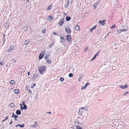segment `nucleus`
<instances>
[{
    "label": "nucleus",
    "instance_id": "f257e3e1",
    "mask_svg": "<svg viewBox=\"0 0 129 129\" xmlns=\"http://www.w3.org/2000/svg\"><path fill=\"white\" fill-rule=\"evenodd\" d=\"M39 72L41 74H43L46 70V67L45 66H40L39 67Z\"/></svg>",
    "mask_w": 129,
    "mask_h": 129
},
{
    "label": "nucleus",
    "instance_id": "f03ea898",
    "mask_svg": "<svg viewBox=\"0 0 129 129\" xmlns=\"http://www.w3.org/2000/svg\"><path fill=\"white\" fill-rule=\"evenodd\" d=\"M64 19L62 18L61 19L58 24L59 26H61L64 23Z\"/></svg>",
    "mask_w": 129,
    "mask_h": 129
},
{
    "label": "nucleus",
    "instance_id": "7ed1b4c3",
    "mask_svg": "<svg viewBox=\"0 0 129 129\" xmlns=\"http://www.w3.org/2000/svg\"><path fill=\"white\" fill-rule=\"evenodd\" d=\"M88 106L87 105H86L83 107L80 108L79 109V112L80 110H81L82 109H84L85 110L87 111L88 110Z\"/></svg>",
    "mask_w": 129,
    "mask_h": 129
},
{
    "label": "nucleus",
    "instance_id": "20e7f679",
    "mask_svg": "<svg viewBox=\"0 0 129 129\" xmlns=\"http://www.w3.org/2000/svg\"><path fill=\"white\" fill-rule=\"evenodd\" d=\"M45 52L44 51L41 52L39 56V59L40 60L43 57L44 54Z\"/></svg>",
    "mask_w": 129,
    "mask_h": 129
},
{
    "label": "nucleus",
    "instance_id": "39448f33",
    "mask_svg": "<svg viewBox=\"0 0 129 129\" xmlns=\"http://www.w3.org/2000/svg\"><path fill=\"white\" fill-rule=\"evenodd\" d=\"M65 31L68 34H70L71 33V30L69 27L66 28Z\"/></svg>",
    "mask_w": 129,
    "mask_h": 129
},
{
    "label": "nucleus",
    "instance_id": "423d86ee",
    "mask_svg": "<svg viewBox=\"0 0 129 129\" xmlns=\"http://www.w3.org/2000/svg\"><path fill=\"white\" fill-rule=\"evenodd\" d=\"M122 28L123 29H122L123 31H127L128 29V28L126 25H124L122 27Z\"/></svg>",
    "mask_w": 129,
    "mask_h": 129
},
{
    "label": "nucleus",
    "instance_id": "0eeeda50",
    "mask_svg": "<svg viewBox=\"0 0 129 129\" xmlns=\"http://www.w3.org/2000/svg\"><path fill=\"white\" fill-rule=\"evenodd\" d=\"M20 105L21 106L20 109L21 110H22V109L25 110L27 109V107L26 105H24V106H23V107H22V105L21 104H20Z\"/></svg>",
    "mask_w": 129,
    "mask_h": 129
},
{
    "label": "nucleus",
    "instance_id": "6e6552de",
    "mask_svg": "<svg viewBox=\"0 0 129 129\" xmlns=\"http://www.w3.org/2000/svg\"><path fill=\"white\" fill-rule=\"evenodd\" d=\"M100 2V1H98L96 2L93 5V8L95 9L96 8V6L99 4Z\"/></svg>",
    "mask_w": 129,
    "mask_h": 129
},
{
    "label": "nucleus",
    "instance_id": "1a4fd4ad",
    "mask_svg": "<svg viewBox=\"0 0 129 129\" xmlns=\"http://www.w3.org/2000/svg\"><path fill=\"white\" fill-rule=\"evenodd\" d=\"M105 20L102 21H99L98 22L100 23L101 25L103 26L105 24Z\"/></svg>",
    "mask_w": 129,
    "mask_h": 129
},
{
    "label": "nucleus",
    "instance_id": "9d476101",
    "mask_svg": "<svg viewBox=\"0 0 129 129\" xmlns=\"http://www.w3.org/2000/svg\"><path fill=\"white\" fill-rule=\"evenodd\" d=\"M14 49V46L13 45H11L9 49L8 50V52H10Z\"/></svg>",
    "mask_w": 129,
    "mask_h": 129
},
{
    "label": "nucleus",
    "instance_id": "9b49d317",
    "mask_svg": "<svg viewBox=\"0 0 129 129\" xmlns=\"http://www.w3.org/2000/svg\"><path fill=\"white\" fill-rule=\"evenodd\" d=\"M66 39L68 41H71V36L68 35L66 36Z\"/></svg>",
    "mask_w": 129,
    "mask_h": 129
},
{
    "label": "nucleus",
    "instance_id": "f8f14e48",
    "mask_svg": "<svg viewBox=\"0 0 129 129\" xmlns=\"http://www.w3.org/2000/svg\"><path fill=\"white\" fill-rule=\"evenodd\" d=\"M16 114L19 115L21 114V113L20 110H17L16 111Z\"/></svg>",
    "mask_w": 129,
    "mask_h": 129
},
{
    "label": "nucleus",
    "instance_id": "ddd939ff",
    "mask_svg": "<svg viewBox=\"0 0 129 129\" xmlns=\"http://www.w3.org/2000/svg\"><path fill=\"white\" fill-rule=\"evenodd\" d=\"M60 38L62 40L60 41V42L62 43V42H64L65 41V39L64 38L61 37Z\"/></svg>",
    "mask_w": 129,
    "mask_h": 129
},
{
    "label": "nucleus",
    "instance_id": "4468645a",
    "mask_svg": "<svg viewBox=\"0 0 129 129\" xmlns=\"http://www.w3.org/2000/svg\"><path fill=\"white\" fill-rule=\"evenodd\" d=\"M19 90L18 89H16L14 90V92L15 94H18L19 92Z\"/></svg>",
    "mask_w": 129,
    "mask_h": 129
},
{
    "label": "nucleus",
    "instance_id": "2eb2a0df",
    "mask_svg": "<svg viewBox=\"0 0 129 129\" xmlns=\"http://www.w3.org/2000/svg\"><path fill=\"white\" fill-rule=\"evenodd\" d=\"M28 28V26L27 25L25 26L23 28V30L24 31H26Z\"/></svg>",
    "mask_w": 129,
    "mask_h": 129
},
{
    "label": "nucleus",
    "instance_id": "dca6fc26",
    "mask_svg": "<svg viewBox=\"0 0 129 129\" xmlns=\"http://www.w3.org/2000/svg\"><path fill=\"white\" fill-rule=\"evenodd\" d=\"M10 84L11 85H14L15 83L14 82V81L13 80H12L10 82Z\"/></svg>",
    "mask_w": 129,
    "mask_h": 129
},
{
    "label": "nucleus",
    "instance_id": "f3484780",
    "mask_svg": "<svg viewBox=\"0 0 129 129\" xmlns=\"http://www.w3.org/2000/svg\"><path fill=\"white\" fill-rule=\"evenodd\" d=\"M66 19L67 21H69L71 19V17L69 16H66Z\"/></svg>",
    "mask_w": 129,
    "mask_h": 129
},
{
    "label": "nucleus",
    "instance_id": "a211bd4d",
    "mask_svg": "<svg viewBox=\"0 0 129 129\" xmlns=\"http://www.w3.org/2000/svg\"><path fill=\"white\" fill-rule=\"evenodd\" d=\"M75 29L77 30H79L80 29V26L77 25H76L75 27Z\"/></svg>",
    "mask_w": 129,
    "mask_h": 129
},
{
    "label": "nucleus",
    "instance_id": "6ab92c4d",
    "mask_svg": "<svg viewBox=\"0 0 129 129\" xmlns=\"http://www.w3.org/2000/svg\"><path fill=\"white\" fill-rule=\"evenodd\" d=\"M5 25L6 28V29L8 28L9 26V25L8 23H6L5 24Z\"/></svg>",
    "mask_w": 129,
    "mask_h": 129
},
{
    "label": "nucleus",
    "instance_id": "aec40b11",
    "mask_svg": "<svg viewBox=\"0 0 129 129\" xmlns=\"http://www.w3.org/2000/svg\"><path fill=\"white\" fill-rule=\"evenodd\" d=\"M9 106L11 107H13L15 106L14 104L13 103H11L9 105Z\"/></svg>",
    "mask_w": 129,
    "mask_h": 129
},
{
    "label": "nucleus",
    "instance_id": "412c9836",
    "mask_svg": "<svg viewBox=\"0 0 129 129\" xmlns=\"http://www.w3.org/2000/svg\"><path fill=\"white\" fill-rule=\"evenodd\" d=\"M52 19V18L50 16H48L47 20L49 21H50Z\"/></svg>",
    "mask_w": 129,
    "mask_h": 129
},
{
    "label": "nucleus",
    "instance_id": "4be33fe9",
    "mask_svg": "<svg viewBox=\"0 0 129 129\" xmlns=\"http://www.w3.org/2000/svg\"><path fill=\"white\" fill-rule=\"evenodd\" d=\"M83 76V75H80V76L79 77L78 80L79 81H80V80L82 78Z\"/></svg>",
    "mask_w": 129,
    "mask_h": 129
},
{
    "label": "nucleus",
    "instance_id": "5701e85b",
    "mask_svg": "<svg viewBox=\"0 0 129 129\" xmlns=\"http://www.w3.org/2000/svg\"><path fill=\"white\" fill-rule=\"evenodd\" d=\"M34 126V127H36L38 126V122L37 121L35 122Z\"/></svg>",
    "mask_w": 129,
    "mask_h": 129
},
{
    "label": "nucleus",
    "instance_id": "b1692460",
    "mask_svg": "<svg viewBox=\"0 0 129 129\" xmlns=\"http://www.w3.org/2000/svg\"><path fill=\"white\" fill-rule=\"evenodd\" d=\"M52 8V5L49 6L47 8V10H50Z\"/></svg>",
    "mask_w": 129,
    "mask_h": 129
},
{
    "label": "nucleus",
    "instance_id": "393cba45",
    "mask_svg": "<svg viewBox=\"0 0 129 129\" xmlns=\"http://www.w3.org/2000/svg\"><path fill=\"white\" fill-rule=\"evenodd\" d=\"M18 116L17 115H16L14 116L13 117L15 119V121H17V118L18 117Z\"/></svg>",
    "mask_w": 129,
    "mask_h": 129
},
{
    "label": "nucleus",
    "instance_id": "a878e982",
    "mask_svg": "<svg viewBox=\"0 0 129 129\" xmlns=\"http://www.w3.org/2000/svg\"><path fill=\"white\" fill-rule=\"evenodd\" d=\"M69 3H66L64 5V7L65 8L69 6Z\"/></svg>",
    "mask_w": 129,
    "mask_h": 129
},
{
    "label": "nucleus",
    "instance_id": "bb28decb",
    "mask_svg": "<svg viewBox=\"0 0 129 129\" xmlns=\"http://www.w3.org/2000/svg\"><path fill=\"white\" fill-rule=\"evenodd\" d=\"M129 92L128 91H126V92H124L123 94V96H125Z\"/></svg>",
    "mask_w": 129,
    "mask_h": 129
},
{
    "label": "nucleus",
    "instance_id": "cd10ccee",
    "mask_svg": "<svg viewBox=\"0 0 129 129\" xmlns=\"http://www.w3.org/2000/svg\"><path fill=\"white\" fill-rule=\"evenodd\" d=\"M8 115H7L6 116V117L5 119L4 120H2V122H3L5 121L7 119H8Z\"/></svg>",
    "mask_w": 129,
    "mask_h": 129
},
{
    "label": "nucleus",
    "instance_id": "c85d7f7f",
    "mask_svg": "<svg viewBox=\"0 0 129 129\" xmlns=\"http://www.w3.org/2000/svg\"><path fill=\"white\" fill-rule=\"evenodd\" d=\"M117 31L118 32V33L119 34V33H120L121 32H122L123 31H122V29H120V30H117Z\"/></svg>",
    "mask_w": 129,
    "mask_h": 129
},
{
    "label": "nucleus",
    "instance_id": "c756f323",
    "mask_svg": "<svg viewBox=\"0 0 129 129\" xmlns=\"http://www.w3.org/2000/svg\"><path fill=\"white\" fill-rule=\"evenodd\" d=\"M46 63L49 64H50L51 63V61L50 60L48 59L46 61Z\"/></svg>",
    "mask_w": 129,
    "mask_h": 129
},
{
    "label": "nucleus",
    "instance_id": "7c9ffc66",
    "mask_svg": "<svg viewBox=\"0 0 129 129\" xmlns=\"http://www.w3.org/2000/svg\"><path fill=\"white\" fill-rule=\"evenodd\" d=\"M73 76V74L72 73H70L69 74V76L70 77H72Z\"/></svg>",
    "mask_w": 129,
    "mask_h": 129
},
{
    "label": "nucleus",
    "instance_id": "2f4dec72",
    "mask_svg": "<svg viewBox=\"0 0 129 129\" xmlns=\"http://www.w3.org/2000/svg\"><path fill=\"white\" fill-rule=\"evenodd\" d=\"M11 61L13 63H15L16 62V60L14 59H12Z\"/></svg>",
    "mask_w": 129,
    "mask_h": 129
},
{
    "label": "nucleus",
    "instance_id": "473e14b6",
    "mask_svg": "<svg viewBox=\"0 0 129 129\" xmlns=\"http://www.w3.org/2000/svg\"><path fill=\"white\" fill-rule=\"evenodd\" d=\"M64 80V78L62 77H60V81L61 82L63 81Z\"/></svg>",
    "mask_w": 129,
    "mask_h": 129
},
{
    "label": "nucleus",
    "instance_id": "72a5a7b5",
    "mask_svg": "<svg viewBox=\"0 0 129 129\" xmlns=\"http://www.w3.org/2000/svg\"><path fill=\"white\" fill-rule=\"evenodd\" d=\"M48 56L49 55H48L47 54L46 55V56L44 57V58L45 59H46V60H47L48 58Z\"/></svg>",
    "mask_w": 129,
    "mask_h": 129
},
{
    "label": "nucleus",
    "instance_id": "f704fd0d",
    "mask_svg": "<svg viewBox=\"0 0 129 129\" xmlns=\"http://www.w3.org/2000/svg\"><path fill=\"white\" fill-rule=\"evenodd\" d=\"M25 43H24V44L25 45L27 44V43H28L29 42L28 40H26L25 41Z\"/></svg>",
    "mask_w": 129,
    "mask_h": 129
},
{
    "label": "nucleus",
    "instance_id": "c9c22d12",
    "mask_svg": "<svg viewBox=\"0 0 129 129\" xmlns=\"http://www.w3.org/2000/svg\"><path fill=\"white\" fill-rule=\"evenodd\" d=\"M83 122L82 120V119L80 118L78 121V123H81L80 122Z\"/></svg>",
    "mask_w": 129,
    "mask_h": 129
},
{
    "label": "nucleus",
    "instance_id": "e433bc0d",
    "mask_svg": "<svg viewBox=\"0 0 129 129\" xmlns=\"http://www.w3.org/2000/svg\"><path fill=\"white\" fill-rule=\"evenodd\" d=\"M115 27V25H113L112 26L110 27V28L111 29H112L114 28Z\"/></svg>",
    "mask_w": 129,
    "mask_h": 129
},
{
    "label": "nucleus",
    "instance_id": "4c0bfd02",
    "mask_svg": "<svg viewBox=\"0 0 129 129\" xmlns=\"http://www.w3.org/2000/svg\"><path fill=\"white\" fill-rule=\"evenodd\" d=\"M19 126L20 127H21L22 128V127H24V124H23L22 125H21V124L20 125V124Z\"/></svg>",
    "mask_w": 129,
    "mask_h": 129
},
{
    "label": "nucleus",
    "instance_id": "58836bf2",
    "mask_svg": "<svg viewBox=\"0 0 129 129\" xmlns=\"http://www.w3.org/2000/svg\"><path fill=\"white\" fill-rule=\"evenodd\" d=\"M96 25H95L92 28L93 30L96 28Z\"/></svg>",
    "mask_w": 129,
    "mask_h": 129
},
{
    "label": "nucleus",
    "instance_id": "ea45409f",
    "mask_svg": "<svg viewBox=\"0 0 129 129\" xmlns=\"http://www.w3.org/2000/svg\"><path fill=\"white\" fill-rule=\"evenodd\" d=\"M45 29H43L42 30V32L43 34H44L45 33Z\"/></svg>",
    "mask_w": 129,
    "mask_h": 129
},
{
    "label": "nucleus",
    "instance_id": "a19ab883",
    "mask_svg": "<svg viewBox=\"0 0 129 129\" xmlns=\"http://www.w3.org/2000/svg\"><path fill=\"white\" fill-rule=\"evenodd\" d=\"M76 129H82V128L78 126H77L76 127Z\"/></svg>",
    "mask_w": 129,
    "mask_h": 129
},
{
    "label": "nucleus",
    "instance_id": "79ce46f5",
    "mask_svg": "<svg viewBox=\"0 0 129 129\" xmlns=\"http://www.w3.org/2000/svg\"><path fill=\"white\" fill-rule=\"evenodd\" d=\"M100 50H99V51L98 52L95 54L94 56H95L96 57V56H97L98 55V54L100 52Z\"/></svg>",
    "mask_w": 129,
    "mask_h": 129
},
{
    "label": "nucleus",
    "instance_id": "37998d69",
    "mask_svg": "<svg viewBox=\"0 0 129 129\" xmlns=\"http://www.w3.org/2000/svg\"><path fill=\"white\" fill-rule=\"evenodd\" d=\"M96 58V57L94 56L92 58V59L91 60V61H92V60H93L94 59Z\"/></svg>",
    "mask_w": 129,
    "mask_h": 129
},
{
    "label": "nucleus",
    "instance_id": "c03bdc74",
    "mask_svg": "<svg viewBox=\"0 0 129 129\" xmlns=\"http://www.w3.org/2000/svg\"><path fill=\"white\" fill-rule=\"evenodd\" d=\"M88 48L87 47L85 49H84V52H86V51L88 50Z\"/></svg>",
    "mask_w": 129,
    "mask_h": 129
},
{
    "label": "nucleus",
    "instance_id": "a18cd8bd",
    "mask_svg": "<svg viewBox=\"0 0 129 129\" xmlns=\"http://www.w3.org/2000/svg\"><path fill=\"white\" fill-rule=\"evenodd\" d=\"M124 86V88H126L128 87V86L126 85H125Z\"/></svg>",
    "mask_w": 129,
    "mask_h": 129
},
{
    "label": "nucleus",
    "instance_id": "49530a36",
    "mask_svg": "<svg viewBox=\"0 0 129 129\" xmlns=\"http://www.w3.org/2000/svg\"><path fill=\"white\" fill-rule=\"evenodd\" d=\"M120 87L122 89H124V86H120Z\"/></svg>",
    "mask_w": 129,
    "mask_h": 129
},
{
    "label": "nucleus",
    "instance_id": "de8ad7c7",
    "mask_svg": "<svg viewBox=\"0 0 129 129\" xmlns=\"http://www.w3.org/2000/svg\"><path fill=\"white\" fill-rule=\"evenodd\" d=\"M3 61H2L1 63H0V64L1 65V66H2L4 65V62H3Z\"/></svg>",
    "mask_w": 129,
    "mask_h": 129
},
{
    "label": "nucleus",
    "instance_id": "09e8293b",
    "mask_svg": "<svg viewBox=\"0 0 129 129\" xmlns=\"http://www.w3.org/2000/svg\"><path fill=\"white\" fill-rule=\"evenodd\" d=\"M72 0H68V3H69V2H71Z\"/></svg>",
    "mask_w": 129,
    "mask_h": 129
},
{
    "label": "nucleus",
    "instance_id": "8fccbe9b",
    "mask_svg": "<svg viewBox=\"0 0 129 129\" xmlns=\"http://www.w3.org/2000/svg\"><path fill=\"white\" fill-rule=\"evenodd\" d=\"M89 85V83L87 82L85 85L86 86H87V85Z\"/></svg>",
    "mask_w": 129,
    "mask_h": 129
},
{
    "label": "nucleus",
    "instance_id": "3c124183",
    "mask_svg": "<svg viewBox=\"0 0 129 129\" xmlns=\"http://www.w3.org/2000/svg\"><path fill=\"white\" fill-rule=\"evenodd\" d=\"M16 115H14V114L13 113H12V117L13 118L14 116H15Z\"/></svg>",
    "mask_w": 129,
    "mask_h": 129
},
{
    "label": "nucleus",
    "instance_id": "603ef678",
    "mask_svg": "<svg viewBox=\"0 0 129 129\" xmlns=\"http://www.w3.org/2000/svg\"><path fill=\"white\" fill-rule=\"evenodd\" d=\"M53 43L50 44L49 46L50 48H51V47H52V46H53Z\"/></svg>",
    "mask_w": 129,
    "mask_h": 129
},
{
    "label": "nucleus",
    "instance_id": "864d4df0",
    "mask_svg": "<svg viewBox=\"0 0 129 129\" xmlns=\"http://www.w3.org/2000/svg\"><path fill=\"white\" fill-rule=\"evenodd\" d=\"M28 90L29 91V93H32V92H31V91L30 90H28Z\"/></svg>",
    "mask_w": 129,
    "mask_h": 129
},
{
    "label": "nucleus",
    "instance_id": "5fc2aeb1",
    "mask_svg": "<svg viewBox=\"0 0 129 129\" xmlns=\"http://www.w3.org/2000/svg\"><path fill=\"white\" fill-rule=\"evenodd\" d=\"M37 75L36 74H35V75H34L33 76V77H37Z\"/></svg>",
    "mask_w": 129,
    "mask_h": 129
},
{
    "label": "nucleus",
    "instance_id": "6e6d98bb",
    "mask_svg": "<svg viewBox=\"0 0 129 129\" xmlns=\"http://www.w3.org/2000/svg\"><path fill=\"white\" fill-rule=\"evenodd\" d=\"M93 29L91 28L90 29V31L91 33Z\"/></svg>",
    "mask_w": 129,
    "mask_h": 129
},
{
    "label": "nucleus",
    "instance_id": "4d7b16f0",
    "mask_svg": "<svg viewBox=\"0 0 129 129\" xmlns=\"http://www.w3.org/2000/svg\"><path fill=\"white\" fill-rule=\"evenodd\" d=\"M22 103L23 104V105H23V106H24V105H25V103L23 101H22Z\"/></svg>",
    "mask_w": 129,
    "mask_h": 129
},
{
    "label": "nucleus",
    "instance_id": "13d9d810",
    "mask_svg": "<svg viewBox=\"0 0 129 129\" xmlns=\"http://www.w3.org/2000/svg\"><path fill=\"white\" fill-rule=\"evenodd\" d=\"M53 34L54 35H57V34H56L54 32H53Z\"/></svg>",
    "mask_w": 129,
    "mask_h": 129
},
{
    "label": "nucleus",
    "instance_id": "bf43d9fd",
    "mask_svg": "<svg viewBox=\"0 0 129 129\" xmlns=\"http://www.w3.org/2000/svg\"><path fill=\"white\" fill-rule=\"evenodd\" d=\"M81 89H85V88H84V87H82V88H81Z\"/></svg>",
    "mask_w": 129,
    "mask_h": 129
},
{
    "label": "nucleus",
    "instance_id": "052dcab7",
    "mask_svg": "<svg viewBox=\"0 0 129 129\" xmlns=\"http://www.w3.org/2000/svg\"><path fill=\"white\" fill-rule=\"evenodd\" d=\"M35 97L36 98H37V94H36V95H35Z\"/></svg>",
    "mask_w": 129,
    "mask_h": 129
},
{
    "label": "nucleus",
    "instance_id": "680f3d73",
    "mask_svg": "<svg viewBox=\"0 0 129 129\" xmlns=\"http://www.w3.org/2000/svg\"><path fill=\"white\" fill-rule=\"evenodd\" d=\"M46 113H49V114H51V112L50 111H49L48 112H47Z\"/></svg>",
    "mask_w": 129,
    "mask_h": 129
},
{
    "label": "nucleus",
    "instance_id": "e2e57ef3",
    "mask_svg": "<svg viewBox=\"0 0 129 129\" xmlns=\"http://www.w3.org/2000/svg\"><path fill=\"white\" fill-rule=\"evenodd\" d=\"M13 122L12 121V120L9 123L10 124H11Z\"/></svg>",
    "mask_w": 129,
    "mask_h": 129
},
{
    "label": "nucleus",
    "instance_id": "0e129e2a",
    "mask_svg": "<svg viewBox=\"0 0 129 129\" xmlns=\"http://www.w3.org/2000/svg\"><path fill=\"white\" fill-rule=\"evenodd\" d=\"M27 74L28 75H30V72H28L27 73Z\"/></svg>",
    "mask_w": 129,
    "mask_h": 129
},
{
    "label": "nucleus",
    "instance_id": "69168bd1",
    "mask_svg": "<svg viewBox=\"0 0 129 129\" xmlns=\"http://www.w3.org/2000/svg\"><path fill=\"white\" fill-rule=\"evenodd\" d=\"M86 86H86L85 85V86H84V88H85V89H86Z\"/></svg>",
    "mask_w": 129,
    "mask_h": 129
},
{
    "label": "nucleus",
    "instance_id": "338daca9",
    "mask_svg": "<svg viewBox=\"0 0 129 129\" xmlns=\"http://www.w3.org/2000/svg\"><path fill=\"white\" fill-rule=\"evenodd\" d=\"M86 86H86L85 85V86H84V88H85V89H86Z\"/></svg>",
    "mask_w": 129,
    "mask_h": 129
},
{
    "label": "nucleus",
    "instance_id": "774afa93",
    "mask_svg": "<svg viewBox=\"0 0 129 129\" xmlns=\"http://www.w3.org/2000/svg\"><path fill=\"white\" fill-rule=\"evenodd\" d=\"M31 126L32 127H34V125H32Z\"/></svg>",
    "mask_w": 129,
    "mask_h": 129
}]
</instances>
